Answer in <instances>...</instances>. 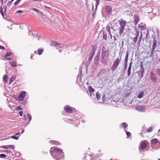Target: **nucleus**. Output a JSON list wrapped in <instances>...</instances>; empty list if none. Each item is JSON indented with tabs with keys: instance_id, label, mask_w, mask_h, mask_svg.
I'll return each mask as SVG.
<instances>
[{
	"instance_id": "1",
	"label": "nucleus",
	"mask_w": 160,
	"mask_h": 160,
	"mask_svg": "<svg viewBox=\"0 0 160 160\" xmlns=\"http://www.w3.org/2000/svg\"><path fill=\"white\" fill-rule=\"evenodd\" d=\"M118 22L120 25V27L119 28V35L120 37H121L123 33V36L124 35V31L125 30V27L126 25V22L125 21L122 19Z\"/></svg>"
},
{
	"instance_id": "2",
	"label": "nucleus",
	"mask_w": 160,
	"mask_h": 160,
	"mask_svg": "<svg viewBox=\"0 0 160 160\" xmlns=\"http://www.w3.org/2000/svg\"><path fill=\"white\" fill-rule=\"evenodd\" d=\"M54 153L52 155L53 158L56 160H59L61 159V157H58L57 155L58 154H61L62 156H63L64 154L61 149L59 148H54Z\"/></svg>"
},
{
	"instance_id": "3",
	"label": "nucleus",
	"mask_w": 160,
	"mask_h": 160,
	"mask_svg": "<svg viewBox=\"0 0 160 160\" xmlns=\"http://www.w3.org/2000/svg\"><path fill=\"white\" fill-rule=\"evenodd\" d=\"M121 56L120 58H118L117 59L114 61L111 67V69L113 72L118 67L121 60Z\"/></svg>"
},
{
	"instance_id": "4",
	"label": "nucleus",
	"mask_w": 160,
	"mask_h": 160,
	"mask_svg": "<svg viewBox=\"0 0 160 160\" xmlns=\"http://www.w3.org/2000/svg\"><path fill=\"white\" fill-rule=\"evenodd\" d=\"M92 50L90 52L89 55V57L88 58V61L89 62H90L92 59V57L95 54V51L96 50V47L94 45L92 46Z\"/></svg>"
},
{
	"instance_id": "5",
	"label": "nucleus",
	"mask_w": 160,
	"mask_h": 160,
	"mask_svg": "<svg viewBox=\"0 0 160 160\" xmlns=\"http://www.w3.org/2000/svg\"><path fill=\"white\" fill-rule=\"evenodd\" d=\"M150 78L152 81L154 83L157 82V78L156 75L153 72H151L150 73Z\"/></svg>"
},
{
	"instance_id": "6",
	"label": "nucleus",
	"mask_w": 160,
	"mask_h": 160,
	"mask_svg": "<svg viewBox=\"0 0 160 160\" xmlns=\"http://www.w3.org/2000/svg\"><path fill=\"white\" fill-rule=\"evenodd\" d=\"M26 94V92L25 91H23L20 93L18 97V100L19 101H22Z\"/></svg>"
},
{
	"instance_id": "7",
	"label": "nucleus",
	"mask_w": 160,
	"mask_h": 160,
	"mask_svg": "<svg viewBox=\"0 0 160 160\" xmlns=\"http://www.w3.org/2000/svg\"><path fill=\"white\" fill-rule=\"evenodd\" d=\"M50 45L52 46H58V47H59L60 48H62L64 46V45L63 44L59 43L56 41L52 42L50 44Z\"/></svg>"
},
{
	"instance_id": "8",
	"label": "nucleus",
	"mask_w": 160,
	"mask_h": 160,
	"mask_svg": "<svg viewBox=\"0 0 160 160\" xmlns=\"http://www.w3.org/2000/svg\"><path fill=\"white\" fill-rule=\"evenodd\" d=\"M102 54L101 56H103V57H106V55H108V51L107 50L106 48L104 47H103L102 50Z\"/></svg>"
},
{
	"instance_id": "9",
	"label": "nucleus",
	"mask_w": 160,
	"mask_h": 160,
	"mask_svg": "<svg viewBox=\"0 0 160 160\" xmlns=\"http://www.w3.org/2000/svg\"><path fill=\"white\" fill-rule=\"evenodd\" d=\"M145 107L144 106L138 105L136 107L137 110L139 112H143L145 110Z\"/></svg>"
},
{
	"instance_id": "10",
	"label": "nucleus",
	"mask_w": 160,
	"mask_h": 160,
	"mask_svg": "<svg viewBox=\"0 0 160 160\" xmlns=\"http://www.w3.org/2000/svg\"><path fill=\"white\" fill-rule=\"evenodd\" d=\"M139 33V32L138 31L136 30L135 33L134 34L135 37L133 38V41L134 43H136L137 41Z\"/></svg>"
},
{
	"instance_id": "11",
	"label": "nucleus",
	"mask_w": 160,
	"mask_h": 160,
	"mask_svg": "<svg viewBox=\"0 0 160 160\" xmlns=\"http://www.w3.org/2000/svg\"><path fill=\"white\" fill-rule=\"evenodd\" d=\"M157 42L156 40H154L153 43L152 48V50L151 51V55H152L153 54L155 48L157 46Z\"/></svg>"
},
{
	"instance_id": "12",
	"label": "nucleus",
	"mask_w": 160,
	"mask_h": 160,
	"mask_svg": "<svg viewBox=\"0 0 160 160\" xmlns=\"http://www.w3.org/2000/svg\"><path fill=\"white\" fill-rule=\"evenodd\" d=\"M112 10V8L109 6H107L105 7V11L108 14L111 13Z\"/></svg>"
},
{
	"instance_id": "13",
	"label": "nucleus",
	"mask_w": 160,
	"mask_h": 160,
	"mask_svg": "<svg viewBox=\"0 0 160 160\" xmlns=\"http://www.w3.org/2000/svg\"><path fill=\"white\" fill-rule=\"evenodd\" d=\"M94 90L93 88H92L91 86H89L88 88V90L87 91V93L88 95L91 93H93L94 92Z\"/></svg>"
},
{
	"instance_id": "14",
	"label": "nucleus",
	"mask_w": 160,
	"mask_h": 160,
	"mask_svg": "<svg viewBox=\"0 0 160 160\" xmlns=\"http://www.w3.org/2000/svg\"><path fill=\"white\" fill-rule=\"evenodd\" d=\"M106 57H103V56H101L100 60L101 61V62L103 64H106L107 63V59L105 58Z\"/></svg>"
},
{
	"instance_id": "15",
	"label": "nucleus",
	"mask_w": 160,
	"mask_h": 160,
	"mask_svg": "<svg viewBox=\"0 0 160 160\" xmlns=\"http://www.w3.org/2000/svg\"><path fill=\"white\" fill-rule=\"evenodd\" d=\"M64 109L68 113H71L72 112V109L69 107H64Z\"/></svg>"
},
{
	"instance_id": "16",
	"label": "nucleus",
	"mask_w": 160,
	"mask_h": 160,
	"mask_svg": "<svg viewBox=\"0 0 160 160\" xmlns=\"http://www.w3.org/2000/svg\"><path fill=\"white\" fill-rule=\"evenodd\" d=\"M147 146V144L144 142L142 141L141 143L140 147L141 149H144Z\"/></svg>"
},
{
	"instance_id": "17",
	"label": "nucleus",
	"mask_w": 160,
	"mask_h": 160,
	"mask_svg": "<svg viewBox=\"0 0 160 160\" xmlns=\"http://www.w3.org/2000/svg\"><path fill=\"white\" fill-rule=\"evenodd\" d=\"M134 21L136 24L138 23L139 20V17L138 16L136 15H134Z\"/></svg>"
},
{
	"instance_id": "18",
	"label": "nucleus",
	"mask_w": 160,
	"mask_h": 160,
	"mask_svg": "<svg viewBox=\"0 0 160 160\" xmlns=\"http://www.w3.org/2000/svg\"><path fill=\"white\" fill-rule=\"evenodd\" d=\"M131 65L132 63L131 62L129 64V66L128 68V76H129L131 74Z\"/></svg>"
},
{
	"instance_id": "19",
	"label": "nucleus",
	"mask_w": 160,
	"mask_h": 160,
	"mask_svg": "<svg viewBox=\"0 0 160 160\" xmlns=\"http://www.w3.org/2000/svg\"><path fill=\"white\" fill-rule=\"evenodd\" d=\"M8 77V75H5L3 77V81L5 83H7L8 82L7 79Z\"/></svg>"
},
{
	"instance_id": "20",
	"label": "nucleus",
	"mask_w": 160,
	"mask_h": 160,
	"mask_svg": "<svg viewBox=\"0 0 160 160\" xmlns=\"http://www.w3.org/2000/svg\"><path fill=\"white\" fill-rule=\"evenodd\" d=\"M15 78L16 77L15 76H13L11 77L9 81V85L11 84L12 83V82L15 79Z\"/></svg>"
},
{
	"instance_id": "21",
	"label": "nucleus",
	"mask_w": 160,
	"mask_h": 160,
	"mask_svg": "<svg viewBox=\"0 0 160 160\" xmlns=\"http://www.w3.org/2000/svg\"><path fill=\"white\" fill-rule=\"evenodd\" d=\"M158 140L156 138H153L151 141V142L153 144H154L157 143Z\"/></svg>"
},
{
	"instance_id": "22",
	"label": "nucleus",
	"mask_w": 160,
	"mask_h": 160,
	"mask_svg": "<svg viewBox=\"0 0 160 160\" xmlns=\"http://www.w3.org/2000/svg\"><path fill=\"white\" fill-rule=\"evenodd\" d=\"M129 53L128 52H127L126 54L125 57V64H126L128 62V57Z\"/></svg>"
},
{
	"instance_id": "23",
	"label": "nucleus",
	"mask_w": 160,
	"mask_h": 160,
	"mask_svg": "<svg viewBox=\"0 0 160 160\" xmlns=\"http://www.w3.org/2000/svg\"><path fill=\"white\" fill-rule=\"evenodd\" d=\"M106 72V70L104 69L101 70L99 72L98 75H101L102 74H104Z\"/></svg>"
},
{
	"instance_id": "24",
	"label": "nucleus",
	"mask_w": 160,
	"mask_h": 160,
	"mask_svg": "<svg viewBox=\"0 0 160 160\" xmlns=\"http://www.w3.org/2000/svg\"><path fill=\"white\" fill-rule=\"evenodd\" d=\"M103 38L105 40H107V34L106 32H103Z\"/></svg>"
},
{
	"instance_id": "25",
	"label": "nucleus",
	"mask_w": 160,
	"mask_h": 160,
	"mask_svg": "<svg viewBox=\"0 0 160 160\" xmlns=\"http://www.w3.org/2000/svg\"><path fill=\"white\" fill-rule=\"evenodd\" d=\"M144 93V92L143 91L141 92L138 95V98H142L143 95Z\"/></svg>"
},
{
	"instance_id": "26",
	"label": "nucleus",
	"mask_w": 160,
	"mask_h": 160,
	"mask_svg": "<svg viewBox=\"0 0 160 160\" xmlns=\"http://www.w3.org/2000/svg\"><path fill=\"white\" fill-rule=\"evenodd\" d=\"M10 63L12 66L13 67H15L17 66V65L16 64V62H14L13 61L10 62Z\"/></svg>"
},
{
	"instance_id": "27",
	"label": "nucleus",
	"mask_w": 160,
	"mask_h": 160,
	"mask_svg": "<svg viewBox=\"0 0 160 160\" xmlns=\"http://www.w3.org/2000/svg\"><path fill=\"white\" fill-rule=\"evenodd\" d=\"M111 26V24H108V25H107V26L106 27V28H107V30H110L111 27V28L112 29H113V28H112V27Z\"/></svg>"
},
{
	"instance_id": "28",
	"label": "nucleus",
	"mask_w": 160,
	"mask_h": 160,
	"mask_svg": "<svg viewBox=\"0 0 160 160\" xmlns=\"http://www.w3.org/2000/svg\"><path fill=\"white\" fill-rule=\"evenodd\" d=\"M91 98L92 99L96 98V96L93 93H91L89 94Z\"/></svg>"
},
{
	"instance_id": "29",
	"label": "nucleus",
	"mask_w": 160,
	"mask_h": 160,
	"mask_svg": "<svg viewBox=\"0 0 160 160\" xmlns=\"http://www.w3.org/2000/svg\"><path fill=\"white\" fill-rule=\"evenodd\" d=\"M157 74L158 75H160V68H157L155 70Z\"/></svg>"
},
{
	"instance_id": "30",
	"label": "nucleus",
	"mask_w": 160,
	"mask_h": 160,
	"mask_svg": "<svg viewBox=\"0 0 160 160\" xmlns=\"http://www.w3.org/2000/svg\"><path fill=\"white\" fill-rule=\"evenodd\" d=\"M43 52L42 49H38V54L39 55H41Z\"/></svg>"
},
{
	"instance_id": "31",
	"label": "nucleus",
	"mask_w": 160,
	"mask_h": 160,
	"mask_svg": "<svg viewBox=\"0 0 160 160\" xmlns=\"http://www.w3.org/2000/svg\"><path fill=\"white\" fill-rule=\"evenodd\" d=\"M96 96L97 99L98 100L100 99L101 95L98 92H97L96 93Z\"/></svg>"
},
{
	"instance_id": "32",
	"label": "nucleus",
	"mask_w": 160,
	"mask_h": 160,
	"mask_svg": "<svg viewBox=\"0 0 160 160\" xmlns=\"http://www.w3.org/2000/svg\"><path fill=\"white\" fill-rule=\"evenodd\" d=\"M31 10H32L33 11H34L35 12H40V11L39 9L34 8H32L30 9Z\"/></svg>"
},
{
	"instance_id": "33",
	"label": "nucleus",
	"mask_w": 160,
	"mask_h": 160,
	"mask_svg": "<svg viewBox=\"0 0 160 160\" xmlns=\"http://www.w3.org/2000/svg\"><path fill=\"white\" fill-rule=\"evenodd\" d=\"M122 125L123 127L124 128V130L125 131V128L126 127H127L128 126V124L126 122H123L122 123Z\"/></svg>"
},
{
	"instance_id": "34",
	"label": "nucleus",
	"mask_w": 160,
	"mask_h": 160,
	"mask_svg": "<svg viewBox=\"0 0 160 160\" xmlns=\"http://www.w3.org/2000/svg\"><path fill=\"white\" fill-rule=\"evenodd\" d=\"M12 54V53L11 52H7L5 54L4 58H6L8 56H9Z\"/></svg>"
},
{
	"instance_id": "35",
	"label": "nucleus",
	"mask_w": 160,
	"mask_h": 160,
	"mask_svg": "<svg viewBox=\"0 0 160 160\" xmlns=\"http://www.w3.org/2000/svg\"><path fill=\"white\" fill-rule=\"evenodd\" d=\"M50 142H52V143H55L57 145H59V142H58L55 141H50Z\"/></svg>"
},
{
	"instance_id": "36",
	"label": "nucleus",
	"mask_w": 160,
	"mask_h": 160,
	"mask_svg": "<svg viewBox=\"0 0 160 160\" xmlns=\"http://www.w3.org/2000/svg\"><path fill=\"white\" fill-rule=\"evenodd\" d=\"M21 0H17V1L14 3V5L15 6L18 5L20 3Z\"/></svg>"
},
{
	"instance_id": "37",
	"label": "nucleus",
	"mask_w": 160,
	"mask_h": 160,
	"mask_svg": "<svg viewBox=\"0 0 160 160\" xmlns=\"http://www.w3.org/2000/svg\"><path fill=\"white\" fill-rule=\"evenodd\" d=\"M11 137V138L16 140H18V137L16 136H12Z\"/></svg>"
},
{
	"instance_id": "38",
	"label": "nucleus",
	"mask_w": 160,
	"mask_h": 160,
	"mask_svg": "<svg viewBox=\"0 0 160 160\" xmlns=\"http://www.w3.org/2000/svg\"><path fill=\"white\" fill-rule=\"evenodd\" d=\"M152 127H149V128L147 130V131L148 132H152Z\"/></svg>"
},
{
	"instance_id": "39",
	"label": "nucleus",
	"mask_w": 160,
	"mask_h": 160,
	"mask_svg": "<svg viewBox=\"0 0 160 160\" xmlns=\"http://www.w3.org/2000/svg\"><path fill=\"white\" fill-rule=\"evenodd\" d=\"M27 116L28 119H29L30 121H31L32 119V116L29 113H28Z\"/></svg>"
},
{
	"instance_id": "40",
	"label": "nucleus",
	"mask_w": 160,
	"mask_h": 160,
	"mask_svg": "<svg viewBox=\"0 0 160 160\" xmlns=\"http://www.w3.org/2000/svg\"><path fill=\"white\" fill-rule=\"evenodd\" d=\"M6 155L4 154H0V157L1 158H4L6 157Z\"/></svg>"
},
{
	"instance_id": "41",
	"label": "nucleus",
	"mask_w": 160,
	"mask_h": 160,
	"mask_svg": "<svg viewBox=\"0 0 160 160\" xmlns=\"http://www.w3.org/2000/svg\"><path fill=\"white\" fill-rule=\"evenodd\" d=\"M8 148H9L12 149H14L15 148V147L13 145H8Z\"/></svg>"
},
{
	"instance_id": "42",
	"label": "nucleus",
	"mask_w": 160,
	"mask_h": 160,
	"mask_svg": "<svg viewBox=\"0 0 160 160\" xmlns=\"http://www.w3.org/2000/svg\"><path fill=\"white\" fill-rule=\"evenodd\" d=\"M8 146H4V145H2L0 147V148H5V149H8Z\"/></svg>"
},
{
	"instance_id": "43",
	"label": "nucleus",
	"mask_w": 160,
	"mask_h": 160,
	"mask_svg": "<svg viewBox=\"0 0 160 160\" xmlns=\"http://www.w3.org/2000/svg\"><path fill=\"white\" fill-rule=\"evenodd\" d=\"M126 134L128 137H130L131 135V133L128 132H126Z\"/></svg>"
},
{
	"instance_id": "44",
	"label": "nucleus",
	"mask_w": 160,
	"mask_h": 160,
	"mask_svg": "<svg viewBox=\"0 0 160 160\" xmlns=\"http://www.w3.org/2000/svg\"><path fill=\"white\" fill-rule=\"evenodd\" d=\"M142 35H141V36L140 37L139 39V40L138 41V42L139 43H140L141 41V39H142Z\"/></svg>"
},
{
	"instance_id": "45",
	"label": "nucleus",
	"mask_w": 160,
	"mask_h": 160,
	"mask_svg": "<svg viewBox=\"0 0 160 160\" xmlns=\"http://www.w3.org/2000/svg\"><path fill=\"white\" fill-rule=\"evenodd\" d=\"M16 109L18 111L22 110V109L21 108V107L19 106L17 107L16 108Z\"/></svg>"
},
{
	"instance_id": "46",
	"label": "nucleus",
	"mask_w": 160,
	"mask_h": 160,
	"mask_svg": "<svg viewBox=\"0 0 160 160\" xmlns=\"http://www.w3.org/2000/svg\"><path fill=\"white\" fill-rule=\"evenodd\" d=\"M22 113H23V112L22 111H20L19 112V115H20L21 116H22Z\"/></svg>"
},
{
	"instance_id": "47",
	"label": "nucleus",
	"mask_w": 160,
	"mask_h": 160,
	"mask_svg": "<svg viewBox=\"0 0 160 160\" xmlns=\"http://www.w3.org/2000/svg\"><path fill=\"white\" fill-rule=\"evenodd\" d=\"M0 49H5V48L2 46L0 45Z\"/></svg>"
},
{
	"instance_id": "48",
	"label": "nucleus",
	"mask_w": 160,
	"mask_h": 160,
	"mask_svg": "<svg viewBox=\"0 0 160 160\" xmlns=\"http://www.w3.org/2000/svg\"><path fill=\"white\" fill-rule=\"evenodd\" d=\"M23 117L24 118V119L25 121H26V117L25 114H24Z\"/></svg>"
},
{
	"instance_id": "49",
	"label": "nucleus",
	"mask_w": 160,
	"mask_h": 160,
	"mask_svg": "<svg viewBox=\"0 0 160 160\" xmlns=\"http://www.w3.org/2000/svg\"><path fill=\"white\" fill-rule=\"evenodd\" d=\"M22 12V11L21 10H18L16 12V13H20L21 12Z\"/></svg>"
},
{
	"instance_id": "50",
	"label": "nucleus",
	"mask_w": 160,
	"mask_h": 160,
	"mask_svg": "<svg viewBox=\"0 0 160 160\" xmlns=\"http://www.w3.org/2000/svg\"><path fill=\"white\" fill-rule=\"evenodd\" d=\"M57 155H58V157H61V158H62V157L63 156H62L61 155V154H58Z\"/></svg>"
},
{
	"instance_id": "51",
	"label": "nucleus",
	"mask_w": 160,
	"mask_h": 160,
	"mask_svg": "<svg viewBox=\"0 0 160 160\" xmlns=\"http://www.w3.org/2000/svg\"><path fill=\"white\" fill-rule=\"evenodd\" d=\"M113 38H114V41H115H115L116 40H117V38H116V37L115 36H113Z\"/></svg>"
},
{
	"instance_id": "52",
	"label": "nucleus",
	"mask_w": 160,
	"mask_h": 160,
	"mask_svg": "<svg viewBox=\"0 0 160 160\" xmlns=\"http://www.w3.org/2000/svg\"><path fill=\"white\" fill-rule=\"evenodd\" d=\"M5 152H7V153H11V151L10 150H7V151H5Z\"/></svg>"
},
{
	"instance_id": "53",
	"label": "nucleus",
	"mask_w": 160,
	"mask_h": 160,
	"mask_svg": "<svg viewBox=\"0 0 160 160\" xmlns=\"http://www.w3.org/2000/svg\"><path fill=\"white\" fill-rule=\"evenodd\" d=\"M14 0H11V1L10 2H8V4H9V5L12 2H13L14 1Z\"/></svg>"
},
{
	"instance_id": "54",
	"label": "nucleus",
	"mask_w": 160,
	"mask_h": 160,
	"mask_svg": "<svg viewBox=\"0 0 160 160\" xmlns=\"http://www.w3.org/2000/svg\"><path fill=\"white\" fill-rule=\"evenodd\" d=\"M107 31L108 32V33L109 34H110L111 33V32L110 30H108Z\"/></svg>"
},
{
	"instance_id": "55",
	"label": "nucleus",
	"mask_w": 160,
	"mask_h": 160,
	"mask_svg": "<svg viewBox=\"0 0 160 160\" xmlns=\"http://www.w3.org/2000/svg\"><path fill=\"white\" fill-rule=\"evenodd\" d=\"M107 31L108 32V33L109 34H110L111 33V32L110 30H108Z\"/></svg>"
},
{
	"instance_id": "56",
	"label": "nucleus",
	"mask_w": 160,
	"mask_h": 160,
	"mask_svg": "<svg viewBox=\"0 0 160 160\" xmlns=\"http://www.w3.org/2000/svg\"><path fill=\"white\" fill-rule=\"evenodd\" d=\"M1 14L2 16H3L4 15V14L2 12H2L1 13Z\"/></svg>"
},
{
	"instance_id": "57",
	"label": "nucleus",
	"mask_w": 160,
	"mask_h": 160,
	"mask_svg": "<svg viewBox=\"0 0 160 160\" xmlns=\"http://www.w3.org/2000/svg\"><path fill=\"white\" fill-rule=\"evenodd\" d=\"M34 2H36V1H41L42 0H32Z\"/></svg>"
},
{
	"instance_id": "58",
	"label": "nucleus",
	"mask_w": 160,
	"mask_h": 160,
	"mask_svg": "<svg viewBox=\"0 0 160 160\" xmlns=\"http://www.w3.org/2000/svg\"><path fill=\"white\" fill-rule=\"evenodd\" d=\"M109 36H110V38H111V39H112V35L111 33V34H109Z\"/></svg>"
},
{
	"instance_id": "59",
	"label": "nucleus",
	"mask_w": 160,
	"mask_h": 160,
	"mask_svg": "<svg viewBox=\"0 0 160 160\" xmlns=\"http://www.w3.org/2000/svg\"><path fill=\"white\" fill-rule=\"evenodd\" d=\"M6 58L8 60H11V58H10L6 57V58Z\"/></svg>"
},
{
	"instance_id": "60",
	"label": "nucleus",
	"mask_w": 160,
	"mask_h": 160,
	"mask_svg": "<svg viewBox=\"0 0 160 160\" xmlns=\"http://www.w3.org/2000/svg\"><path fill=\"white\" fill-rule=\"evenodd\" d=\"M24 132V129H23L21 132V133L22 134Z\"/></svg>"
},
{
	"instance_id": "61",
	"label": "nucleus",
	"mask_w": 160,
	"mask_h": 160,
	"mask_svg": "<svg viewBox=\"0 0 160 160\" xmlns=\"http://www.w3.org/2000/svg\"><path fill=\"white\" fill-rule=\"evenodd\" d=\"M45 8H48V9H51L50 8V7H48L47 6H45Z\"/></svg>"
},
{
	"instance_id": "62",
	"label": "nucleus",
	"mask_w": 160,
	"mask_h": 160,
	"mask_svg": "<svg viewBox=\"0 0 160 160\" xmlns=\"http://www.w3.org/2000/svg\"><path fill=\"white\" fill-rule=\"evenodd\" d=\"M19 134V132H18V133H17L16 134H15V135H18Z\"/></svg>"
},
{
	"instance_id": "63",
	"label": "nucleus",
	"mask_w": 160,
	"mask_h": 160,
	"mask_svg": "<svg viewBox=\"0 0 160 160\" xmlns=\"http://www.w3.org/2000/svg\"><path fill=\"white\" fill-rule=\"evenodd\" d=\"M58 51L59 52H61L62 50L60 49H58Z\"/></svg>"
},
{
	"instance_id": "64",
	"label": "nucleus",
	"mask_w": 160,
	"mask_h": 160,
	"mask_svg": "<svg viewBox=\"0 0 160 160\" xmlns=\"http://www.w3.org/2000/svg\"><path fill=\"white\" fill-rule=\"evenodd\" d=\"M34 53L35 54H36L38 53H37V51H34Z\"/></svg>"
}]
</instances>
